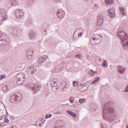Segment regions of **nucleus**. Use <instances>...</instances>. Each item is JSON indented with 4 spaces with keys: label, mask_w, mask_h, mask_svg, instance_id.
Returning a JSON list of instances; mask_svg holds the SVG:
<instances>
[{
    "label": "nucleus",
    "mask_w": 128,
    "mask_h": 128,
    "mask_svg": "<svg viewBox=\"0 0 128 128\" xmlns=\"http://www.w3.org/2000/svg\"><path fill=\"white\" fill-rule=\"evenodd\" d=\"M118 114L114 108V103L112 102L105 103L102 108L103 120L108 122H112L118 118Z\"/></svg>",
    "instance_id": "obj_1"
},
{
    "label": "nucleus",
    "mask_w": 128,
    "mask_h": 128,
    "mask_svg": "<svg viewBox=\"0 0 128 128\" xmlns=\"http://www.w3.org/2000/svg\"><path fill=\"white\" fill-rule=\"evenodd\" d=\"M118 37L120 40V42L124 50H128V34L122 29H118Z\"/></svg>",
    "instance_id": "obj_2"
},
{
    "label": "nucleus",
    "mask_w": 128,
    "mask_h": 128,
    "mask_svg": "<svg viewBox=\"0 0 128 128\" xmlns=\"http://www.w3.org/2000/svg\"><path fill=\"white\" fill-rule=\"evenodd\" d=\"M10 42L8 36L4 32H0V46H6Z\"/></svg>",
    "instance_id": "obj_3"
},
{
    "label": "nucleus",
    "mask_w": 128,
    "mask_h": 128,
    "mask_svg": "<svg viewBox=\"0 0 128 128\" xmlns=\"http://www.w3.org/2000/svg\"><path fill=\"white\" fill-rule=\"evenodd\" d=\"M16 78H17V84L21 86L26 80V74L24 73H18L16 74Z\"/></svg>",
    "instance_id": "obj_4"
},
{
    "label": "nucleus",
    "mask_w": 128,
    "mask_h": 128,
    "mask_svg": "<svg viewBox=\"0 0 128 128\" xmlns=\"http://www.w3.org/2000/svg\"><path fill=\"white\" fill-rule=\"evenodd\" d=\"M8 18L6 16V12L4 9H0V24H2L4 20H6Z\"/></svg>",
    "instance_id": "obj_5"
},
{
    "label": "nucleus",
    "mask_w": 128,
    "mask_h": 128,
    "mask_svg": "<svg viewBox=\"0 0 128 128\" xmlns=\"http://www.w3.org/2000/svg\"><path fill=\"white\" fill-rule=\"evenodd\" d=\"M90 86V83L87 82L79 86L78 88V90H80V92H86Z\"/></svg>",
    "instance_id": "obj_6"
},
{
    "label": "nucleus",
    "mask_w": 128,
    "mask_h": 128,
    "mask_svg": "<svg viewBox=\"0 0 128 128\" xmlns=\"http://www.w3.org/2000/svg\"><path fill=\"white\" fill-rule=\"evenodd\" d=\"M84 32V29L82 28H79L77 29L73 34L74 40H76V38H80V36H82Z\"/></svg>",
    "instance_id": "obj_7"
},
{
    "label": "nucleus",
    "mask_w": 128,
    "mask_h": 128,
    "mask_svg": "<svg viewBox=\"0 0 128 128\" xmlns=\"http://www.w3.org/2000/svg\"><path fill=\"white\" fill-rule=\"evenodd\" d=\"M106 20V17L104 14H100L98 16L97 22L96 23V25L97 26H100V28H102V24Z\"/></svg>",
    "instance_id": "obj_8"
},
{
    "label": "nucleus",
    "mask_w": 128,
    "mask_h": 128,
    "mask_svg": "<svg viewBox=\"0 0 128 128\" xmlns=\"http://www.w3.org/2000/svg\"><path fill=\"white\" fill-rule=\"evenodd\" d=\"M92 40L90 42L91 44H98L100 42V36L98 34H94L92 36Z\"/></svg>",
    "instance_id": "obj_9"
},
{
    "label": "nucleus",
    "mask_w": 128,
    "mask_h": 128,
    "mask_svg": "<svg viewBox=\"0 0 128 128\" xmlns=\"http://www.w3.org/2000/svg\"><path fill=\"white\" fill-rule=\"evenodd\" d=\"M28 86V88H30L32 90H33L34 94L38 92L40 90V86L38 84H36L35 85L28 84L26 85V87Z\"/></svg>",
    "instance_id": "obj_10"
},
{
    "label": "nucleus",
    "mask_w": 128,
    "mask_h": 128,
    "mask_svg": "<svg viewBox=\"0 0 128 128\" xmlns=\"http://www.w3.org/2000/svg\"><path fill=\"white\" fill-rule=\"evenodd\" d=\"M12 30L14 36H20L22 32V30L18 27H14Z\"/></svg>",
    "instance_id": "obj_11"
},
{
    "label": "nucleus",
    "mask_w": 128,
    "mask_h": 128,
    "mask_svg": "<svg viewBox=\"0 0 128 128\" xmlns=\"http://www.w3.org/2000/svg\"><path fill=\"white\" fill-rule=\"evenodd\" d=\"M14 14L17 18H24V12L22 10H16L14 12Z\"/></svg>",
    "instance_id": "obj_12"
},
{
    "label": "nucleus",
    "mask_w": 128,
    "mask_h": 128,
    "mask_svg": "<svg viewBox=\"0 0 128 128\" xmlns=\"http://www.w3.org/2000/svg\"><path fill=\"white\" fill-rule=\"evenodd\" d=\"M65 12L64 11L62 10H58L56 12V16L59 18V20H62V18H64Z\"/></svg>",
    "instance_id": "obj_13"
},
{
    "label": "nucleus",
    "mask_w": 128,
    "mask_h": 128,
    "mask_svg": "<svg viewBox=\"0 0 128 128\" xmlns=\"http://www.w3.org/2000/svg\"><path fill=\"white\" fill-rule=\"evenodd\" d=\"M115 10H116L114 8H110L108 10V14H109L110 18H114V16H116Z\"/></svg>",
    "instance_id": "obj_14"
},
{
    "label": "nucleus",
    "mask_w": 128,
    "mask_h": 128,
    "mask_svg": "<svg viewBox=\"0 0 128 128\" xmlns=\"http://www.w3.org/2000/svg\"><path fill=\"white\" fill-rule=\"evenodd\" d=\"M28 35L30 39L31 40H34L35 38H36V32L34 30H32L29 33Z\"/></svg>",
    "instance_id": "obj_15"
},
{
    "label": "nucleus",
    "mask_w": 128,
    "mask_h": 128,
    "mask_svg": "<svg viewBox=\"0 0 128 128\" xmlns=\"http://www.w3.org/2000/svg\"><path fill=\"white\" fill-rule=\"evenodd\" d=\"M68 88V85L66 82H64L60 84V90L62 92L66 90V88Z\"/></svg>",
    "instance_id": "obj_16"
},
{
    "label": "nucleus",
    "mask_w": 128,
    "mask_h": 128,
    "mask_svg": "<svg viewBox=\"0 0 128 128\" xmlns=\"http://www.w3.org/2000/svg\"><path fill=\"white\" fill-rule=\"evenodd\" d=\"M64 64H58L55 67V70L56 72H60L64 68Z\"/></svg>",
    "instance_id": "obj_17"
},
{
    "label": "nucleus",
    "mask_w": 128,
    "mask_h": 128,
    "mask_svg": "<svg viewBox=\"0 0 128 128\" xmlns=\"http://www.w3.org/2000/svg\"><path fill=\"white\" fill-rule=\"evenodd\" d=\"M48 58V56H43L40 57L38 60L39 64H42V62H44L45 60H46Z\"/></svg>",
    "instance_id": "obj_18"
},
{
    "label": "nucleus",
    "mask_w": 128,
    "mask_h": 128,
    "mask_svg": "<svg viewBox=\"0 0 128 128\" xmlns=\"http://www.w3.org/2000/svg\"><path fill=\"white\" fill-rule=\"evenodd\" d=\"M12 98L13 100V102H20L22 100V98L19 97L16 94L12 96Z\"/></svg>",
    "instance_id": "obj_19"
},
{
    "label": "nucleus",
    "mask_w": 128,
    "mask_h": 128,
    "mask_svg": "<svg viewBox=\"0 0 128 128\" xmlns=\"http://www.w3.org/2000/svg\"><path fill=\"white\" fill-rule=\"evenodd\" d=\"M9 4L12 6H18V0H10Z\"/></svg>",
    "instance_id": "obj_20"
},
{
    "label": "nucleus",
    "mask_w": 128,
    "mask_h": 128,
    "mask_svg": "<svg viewBox=\"0 0 128 128\" xmlns=\"http://www.w3.org/2000/svg\"><path fill=\"white\" fill-rule=\"evenodd\" d=\"M90 110H92V112H96L98 110L96 106L94 104H91L90 106Z\"/></svg>",
    "instance_id": "obj_21"
},
{
    "label": "nucleus",
    "mask_w": 128,
    "mask_h": 128,
    "mask_svg": "<svg viewBox=\"0 0 128 128\" xmlns=\"http://www.w3.org/2000/svg\"><path fill=\"white\" fill-rule=\"evenodd\" d=\"M118 72H120V74H124V70H126V68L122 66H118Z\"/></svg>",
    "instance_id": "obj_22"
},
{
    "label": "nucleus",
    "mask_w": 128,
    "mask_h": 128,
    "mask_svg": "<svg viewBox=\"0 0 128 128\" xmlns=\"http://www.w3.org/2000/svg\"><path fill=\"white\" fill-rule=\"evenodd\" d=\"M58 78H54L50 82V85L52 86H56V84H58Z\"/></svg>",
    "instance_id": "obj_23"
},
{
    "label": "nucleus",
    "mask_w": 128,
    "mask_h": 128,
    "mask_svg": "<svg viewBox=\"0 0 128 128\" xmlns=\"http://www.w3.org/2000/svg\"><path fill=\"white\" fill-rule=\"evenodd\" d=\"M120 10L123 16H126V10L125 8L120 7Z\"/></svg>",
    "instance_id": "obj_24"
},
{
    "label": "nucleus",
    "mask_w": 128,
    "mask_h": 128,
    "mask_svg": "<svg viewBox=\"0 0 128 128\" xmlns=\"http://www.w3.org/2000/svg\"><path fill=\"white\" fill-rule=\"evenodd\" d=\"M52 86V90L53 92H58V86L56 85H54V86Z\"/></svg>",
    "instance_id": "obj_25"
},
{
    "label": "nucleus",
    "mask_w": 128,
    "mask_h": 128,
    "mask_svg": "<svg viewBox=\"0 0 128 128\" xmlns=\"http://www.w3.org/2000/svg\"><path fill=\"white\" fill-rule=\"evenodd\" d=\"M66 112L68 114H70V116H72L73 118H76V114L72 112V111L67 110Z\"/></svg>",
    "instance_id": "obj_26"
},
{
    "label": "nucleus",
    "mask_w": 128,
    "mask_h": 128,
    "mask_svg": "<svg viewBox=\"0 0 128 128\" xmlns=\"http://www.w3.org/2000/svg\"><path fill=\"white\" fill-rule=\"evenodd\" d=\"M27 56H34V50H32V49L28 50Z\"/></svg>",
    "instance_id": "obj_27"
},
{
    "label": "nucleus",
    "mask_w": 128,
    "mask_h": 128,
    "mask_svg": "<svg viewBox=\"0 0 128 128\" xmlns=\"http://www.w3.org/2000/svg\"><path fill=\"white\" fill-rule=\"evenodd\" d=\"M96 74V72H94L92 70H90L88 72V74L89 76H94V74Z\"/></svg>",
    "instance_id": "obj_28"
},
{
    "label": "nucleus",
    "mask_w": 128,
    "mask_h": 128,
    "mask_svg": "<svg viewBox=\"0 0 128 128\" xmlns=\"http://www.w3.org/2000/svg\"><path fill=\"white\" fill-rule=\"evenodd\" d=\"M100 80V77L94 79V81L92 82V84H96L98 81Z\"/></svg>",
    "instance_id": "obj_29"
},
{
    "label": "nucleus",
    "mask_w": 128,
    "mask_h": 128,
    "mask_svg": "<svg viewBox=\"0 0 128 128\" xmlns=\"http://www.w3.org/2000/svg\"><path fill=\"white\" fill-rule=\"evenodd\" d=\"M108 61H106V60H104V62H103L102 63V66H103L104 68H108Z\"/></svg>",
    "instance_id": "obj_30"
},
{
    "label": "nucleus",
    "mask_w": 128,
    "mask_h": 128,
    "mask_svg": "<svg viewBox=\"0 0 128 128\" xmlns=\"http://www.w3.org/2000/svg\"><path fill=\"white\" fill-rule=\"evenodd\" d=\"M33 4H34V2H33L32 0H29L27 4V6H28L30 8L31 6H32Z\"/></svg>",
    "instance_id": "obj_31"
},
{
    "label": "nucleus",
    "mask_w": 128,
    "mask_h": 128,
    "mask_svg": "<svg viewBox=\"0 0 128 128\" xmlns=\"http://www.w3.org/2000/svg\"><path fill=\"white\" fill-rule=\"evenodd\" d=\"M37 124H39L40 126H44L42 120V119H39L37 122Z\"/></svg>",
    "instance_id": "obj_32"
},
{
    "label": "nucleus",
    "mask_w": 128,
    "mask_h": 128,
    "mask_svg": "<svg viewBox=\"0 0 128 128\" xmlns=\"http://www.w3.org/2000/svg\"><path fill=\"white\" fill-rule=\"evenodd\" d=\"M105 4L107 6H108V4H112V0H106Z\"/></svg>",
    "instance_id": "obj_33"
},
{
    "label": "nucleus",
    "mask_w": 128,
    "mask_h": 128,
    "mask_svg": "<svg viewBox=\"0 0 128 128\" xmlns=\"http://www.w3.org/2000/svg\"><path fill=\"white\" fill-rule=\"evenodd\" d=\"M79 104H84V102H86V99L85 98H80L78 100Z\"/></svg>",
    "instance_id": "obj_34"
},
{
    "label": "nucleus",
    "mask_w": 128,
    "mask_h": 128,
    "mask_svg": "<svg viewBox=\"0 0 128 128\" xmlns=\"http://www.w3.org/2000/svg\"><path fill=\"white\" fill-rule=\"evenodd\" d=\"M2 90H4V92H6L8 90V87L7 86H4L2 88Z\"/></svg>",
    "instance_id": "obj_35"
},
{
    "label": "nucleus",
    "mask_w": 128,
    "mask_h": 128,
    "mask_svg": "<svg viewBox=\"0 0 128 128\" xmlns=\"http://www.w3.org/2000/svg\"><path fill=\"white\" fill-rule=\"evenodd\" d=\"M78 81H74L72 82V84L74 86H78Z\"/></svg>",
    "instance_id": "obj_36"
},
{
    "label": "nucleus",
    "mask_w": 128,
    "mask_h": 128,
    "mask_svg": "<svg viewBox=\"0 0 128 128\" xmlns=\"http://www.w3.org/2000/svg\"><path fill=\"white\" fill-rule=\"evenodd\" d=\"M69 100H70V104H74V98L70 96Z\"/></svg>",
    "instance_id": "obj_37"
},
{
    "label": "nucleus",
    "mask_w": 128,
    "mask_h": 128,
    "mask_svg": "<svg viewBox=\"0 0 128 128\" xmlns=\"http://www.w3.org/2000/svg\"><path fill=\"white\" fill-rule=\"evenodd\" d=\"M34 70V65H32L31 66H30L29 68H28V70L29 72H32Z\"/></svg>",
    "instance_id": "obj_38"
},
{
    "label": "nucleus",
    "mask_w": 128,
    "mask_h": 128,
    "mask_svg": "<svg viewBox=\"0 0 128 128\" xmlns=\"http://www.w3.org/2000/svg\"><path fill=\"white\" fill-rule=\"evenodd\" d=\"M75 58H82V55L80 54H76L75 56Z\"/></svg>",
    "instance_id": "obj_39"
},
{
    "label": "nucleus",
    "mask_w": 128,
    "mask_h": 128,
    "mask_svg": "<svg viewBox=\"0 0 128 128\" xmlns=\"http://www.w3.org/2000/svg\"><path fill=\"white\" fill-rule=\"evenodd\" d=\"M52 114H47L45 118L47 119V118H52Z\"/></svg>",
    "instance_id": "obj_40"
},
{
    "label": "nucleus",
    "mask_w": 128,
    "mask_h": 128,
    "mask_svg": "<svg viewBox=\"0 0 128 128\" xmlns=\"http://www.w3.org/2000/svg\"><path fill=\"white\" fill-rule=\"evenodd\" d=\"M6 75L4 74V75H1L0 76V80H4L6 77Z\"/></svg>",
    "instance_id": "obj_41"
},
{
    "label": "nucleus",
    "mask_w": 128,
    "mask_h": 128,
    "mask_svg": "<svg viewBox=\"0 0 128 128\" xmlns=\"http://www.w3.org/2000/svg\"><path fill=\"white\" fill-rule=\"evenodd\" d=\"M27 58L28 60H32V55H27Z\"/></svg>",
    "instance_id": "obj_42"
},
{
    "label": "nucleus",
    "mask_w": 128,
    "mask_h": 128,
    "mask_svg": "<svg viewBox=\"0 0 128 128\" xmlns=\"http://www.w3.org/2000/svg\"><path fill=\"white\" fill-rule=\"evenodd\" d=\"M27 22L29 24H32V20H30V19H28L27 20Z\"/></svg>",
    "instance_id": "obj_43"
},
{
    "label": "nucleus",
    "mask_w": 128,
    "mask_h": 128,
    "mask_svg": "<svg viewBox=\"0 0 128 128\" xmlns=\"http://www.w3.org/2000/svg\"><path fill=\"white\" fill-rule=\"evenodd\" d=\"M4 126H6V124H4V122L0 123V126H1V128Z\"/></svg>",
    "instance_id": "obj_44"
},
{
    "label": "nucleus",
    "mask_w": 128,
    "mask_h": 128,
    "mask_svg": "<svg viewBox=\"0 0 128 128\" xmlns=\"http://www.w3.org/2000/svg\"><path fill=\"white\" fill-rule=\"evenodd\" d=\"M36 72V69H34V70H32L31 71L32 74H34V72Z\"/></svg>",
    "instance_id": "obj_45"
},
{
    "label": "nucleus",
    "mask_w": 128,
    "mask_h": 128,
    "mask_svg": "<svg viewBox=\"0 0 128 128\" xmlns=\"http://www.w3.org/2000/svg\"><path fill=\"white\" fill-rule=\"evenodd\" d=\"M4 122L6 124H8L9 120L8 119L6 118L4 119Z\"/></svg>",
    "instance_id": "obj_46"
},
{
    "label": "nucleus",
    "mask_w": 128,
    "mask_h": 128,
    "mask_svg": "<svg viewBox=\"0 0 128 128\" xmlns=\"http://www.w3.org/2000/svg\"><path fill=\"white\" fill-rule=\"evenodd\" d=\"M85 23L86 24H90V20H86Z\"/></svg>",
    "instance_id": "obj_47"
},
{
    "label": "nucleus",
    "mask_w": 128,
    "mask_h": 128,
    "mask_svg": "<svg viewBox=\"0 0 128 128\" xmlns=\"http://www.w3.org/2000/svg\"><path fill=\"white\" fill-rule=\"evenodd\" d=\"M56 2H62V0H55Z\"/></svg>",
    "instance_id": "obj_48"
},
{
    "label": "nucleus",
    "mask_w": 128,
    "mask_h": 128,
    "mask_svg": "<svg viewBox=\"0 0 128 128\" xmlns=\"http://www.w3.org/2000/svg\"><path fill=\"white\" fill-rule=\"evenodd\" d=\"M126 91L128 92V86H126Z\"/></svg>",
    "instance_id": "obj_49"
},
{
    "label": "nucleus",
    "mask_w": 128,
    "mask_h": 128,
    "mask_svg": "<svg viewBox=\"0 0 128 128\" xmlns=\"http://www.w3.org/2000/svg\"><path fill=\"white\" fill-rule=\"evenodd\" d=\"M101 128H106V126H104L103 125H102Z\"/></svg>",
    "instance_id": "obj_50"
},
{
    "label": "nucleus",
    "mask_w": 128,
    "mask_h": 128,
    "mask_svg": "<svg viewBox=\"0 0 128 128\" xmlns=\"http://www.w3.org/2000/svg\"><path fill=\"white\" fill-rule=\"evenodd\" d=\"M92 60H94L95 62H96V58H93Z\"/></svg>",
    "instance_id": "obj_51"
},
{
    "label": "nucleus",
    "mask_w": 128,
    "mask_h": 128,
    "mask_svg": "<svg viewBox=\"0 0 128 128\" xmlns=\"http://www.w3.org/2000/svg\"><path fill=\"white\" fill-rule=\"evenodd\" d=\"M126 128H128V124L126 126Z\"/></svg>",
    "instance_id": "obj_52"
},
{
    "label": "nucleus",
    "mask_w": 128,
    "mask_h": 128,
    "mask_svg": "<svg viewBox=\"0 0 128 128\" xmlns=\"http://www.w3.org/2000/svg\"><path fill=\"white\" fill-rule=\"evenodd\" d=\"M4 107L6 108V106L4 105Z\"/></svg>",
    "instance_id": "obj_53"
},
{
    "label": "nucleus",
    "mask_w": 128,
    "mask_h": 128,
    "mask_svg": "<svg viewBox=\"0 0 128 128\" xmlns=\"http://www.w3.org/2000/svg\"><path fill=\"white\" fill-rule=\"evenodd\" d=\"M56 114H58V112L56 113Z\"/></svg>",
    "instance_id": "obj_54"
}]
</instances>
